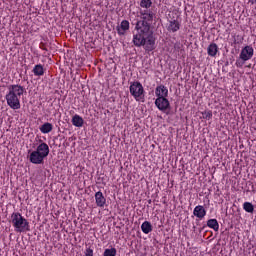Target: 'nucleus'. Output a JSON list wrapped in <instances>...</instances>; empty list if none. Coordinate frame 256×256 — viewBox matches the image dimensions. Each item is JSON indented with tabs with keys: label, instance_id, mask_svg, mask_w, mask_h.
<instances>
[{
	"label": "nucleus",
	"instance_id": "nucleus-17",
	"mask_svg": "<svg viewBox=\"0 0 256 256\" xmlns=\"http://www.w3.org/2000/svg\"><path fill=\"white\" fill-rule=\"evenodd\" d=\"M142 233H145V235H149L151 231H153V225H151V222L145 221L141 225Z\"/></svg>",
	"mask_w": 256,
	"mask_h": 256
},
{
	"label": "nucleus",
	"instance_id": "nucleus-19",
	"mask_svg": "<svg viewBox=\"0 0 256 256\" xmlns=\"http://www.w3.org/2000/svg\"><path fill=\"white\" fill-rule=\"evenodd\" d=\"M41 133L47 134L53 131V124L46 122L40 127Z\"/></svg>",
	"mask_w": 256,
	"mask_h": 256
},
{
	"label": "nucleus",
	"instance_id": "nucleus-10",
	"mask_svg": "<svg viewBox=\"0 0 256 256\" xmlns=\"http://www.w3.org/2000/svg\"><path fill=\"white\" fill-rule=\"evenodd\" d=\"M181 29V22L178 20H169L168 26H167V31L170 33H177Z\"/></svg>",
	"mask_w": 256,
	"mask_h": 256
},
{
	"label": "nucleus",
	"instance_id": "nucleus-15",
	"mask_svg": "<svg viewBox=\"0 0 256 256\" xmlns=\"http://www.w3.org/2000/svg\"><path fill=\"white\" fill-rule=\"evenodd\" d=\"M32 73L35 77H43V75H45V69L43 68V65L37 64L34 66Z\"/></svg>",
	"mask_w": 256,
	"mask_h": 256
},
{
	"label": "nucleus",
	"instance_id": "nucleus-13",
	"mask_svg": "<svg viewBox=\"0 0 256 256\" xmlns=\"http://www.w3.org/2000/svg\"><path fill=\"white\" fill-rule=\"evenodd\" d=\"M193 215L198 219H203L207 215V210L202 205H198L194 208Z\"/></svg>",
	"mask_w": 256,
	"mask_h": 256
},
{
	"label": "nucleus",
	"instance_id": "nucleus-25",
	"mask_svg": "<svg viewBox=\"0 0 256 256\" xmlns=\"http://www.w3.org/2000/svg\"><path fill=\"white\" fill-rule=\"evenodd\" d=\"M85 256H93V249L87 248L85 251Z\"/></svg>",
	"mask_w": 256,
	"mask_h": 256
},
{
	"label": "nucleus",
	"instance_id": "nucleus-11",
	"mask_svg": "<svg viewBox=\"0 0 256 256\" xmlns=\"http://www.w3.org/2000/svg\"><path fill=\"white\" fill-rule=\"evenodd\" d=\"M116 31H117L118 35H120V37L125 35V33H127V31H129V21L123 20L121 22V24L116 27Z\"/></svg>",
	"mask_w": 256,
	"mask_h": 256
},
{
	"label": "nucleus",
	"instance_id": "nucleus-1",
	"mask_svg": "<svg viewBox=\"0 0 256 256\" xmlns=\"http://www.w3.org/2000/svg\"><path fill=\"white\" fill-rule=\"evenodd\" d=\"M140 20L136 22L132 43L135 47H143L147 53L155 51V36L151 24L157 19V10H140Z\"/></svg>",
	"mask_w": 256,
	"mask_h": 256
},
{
	"label": "nucleus",
	"instance_id": "nucleus-14",
	"mask_svg": "<svg viewBox=\"0 0 256 256\" xmlns=\"http://www.w3.org/2000/svg\"><path fill=\"white\" fill-rule=\"evenodd\" d=\"M207 53L209 57H217V53H219V46L215 43H211L207 48Z\"/></svg>",
	"mask_w": 256,
	"mask_h": 256
},
{
	"label": "nucleus",
	"instance_id": "nucleus-22",
	"mask_svg": "<svg viewBox=\"0 0 256 256\" xmlns=\"http://www.w3.org/2000/svg\"><path fill=\"white\" fill-rule=\"evenodd\" d=\"M202 119H206L207 121H210V119H213V112L211 110H205L204 112H201Z\"/></svg>",
	"mask_w": 256,
	"mask_h": 256
},
{
	"label": "nucleus",
	"instance_id": "nucleus-26",
	"mask_svg": "<svg viewBox=\"0 0 256 256\" xmlns=\"http://www.w3.org/2000/svg\"><path fill=\"white\" fill-rule=\"evenodd\" d=\"M249 3H251V5H255L256 0H249Z\"/></svg>",
	"mask_w": 256,
	"mask_h": 256
},
{
	"label": "nucleus",
	"instance_id": "nucleus-2",
	"mask_svg": "<svg viewBox=\"0 0 256 256\" xmlns=\"http://www.w3.org/2000/svg\"><path fill=\"white\" fill-rule=\"evenodd\" d=\"M25 87L19 84L8 86V93L5 96L6 103L10 109H21V96L25 93Z\"/></svg>",
	"mask_w": 256,
	"mask_h": 256
},
{
	"label": "nucleus",
	"instance_id": "nucleus-3",
	"mask_svg": "<svg viewBox=\"0 0 256 256\" xmlns=\"http://www.w3.org/2000/svg\"><path fill=\"white\" fill-rule=\"evenodd\" d=\"M10 223L16 233H27V231H31L29 221L19 212L11 214Z\"/></svg>",
	"mask_w": 256,
	"mask_h": 256
},
{
	"label": "nucleus",
	"instance_id": "nucleus-4",
	"mask_svg": "<svg viewBox=\"0 0 256 256\" xmlns=\"http://www.w3.org/2000/svg\"><path fill=\"white\" fill-rule=\"evenodd\" d=\"M129 90L135 101H141L142 99H145V88H143V84H141V82H131Z\"/></svg>",
	"mask_w": 256,
	"mask_h": 256
},
{
	"label": "nucleus",
	"instance_id": "nucleus-16",
	"mask_svg": "<svg viewBox=\"0 0 256 256\" xmlns=\"http://www.w3.org/2000/svg\"><path fill=\"white\" fill-rule=\"evenodd\" d=\"M84 123L85 120H83V117H81L79 114H75L72 117V125H74V127H83Z\"/></svg>",
	"mask_w": 256,
	"mask_h": 256
},
{
	"label": "nucleus",
	"instance_id": "nucleus-12",
	"mask_svg": "<svg viewBox=\"0 0 256 256\" xmlns=\"http://www.w3.org/2000/svg\"><path fill=\"white\" fill-rule=\"evenodd\" d=\"M155 95L157 98H160V97L167 98L169 95V90L167 89V87H165V85H159L155 89Z\"/></svg>",
	"mask_w": 256,
	"mask_h": 256
},
{
	"label": "nucleus",
	"instance_id": "nucleus-9",
	"mask_svg": "<svg viewBox=\"0 0 256 256\" xmlns=\"http://www.w3.org/2000/svg\"><path fill=\"white\" fill-rule=\"evenodd\" d=\"M37 153H40L44 158H47L49 156V145L45 142L40 143L36 150Z\"/></svg>",
	"mask_w": 256,
	"mask_h": 256
},
{
	"label": "nucleus",
	"instance_id": "nucleus-18",
	"mask_svg": "<svg viewBox=\"0 0 256 256\" xmlns=\"http://www.w3.org/2000/svg\"><path fill=\"white\" fill-rule=\"evenodd\" d=\"M151 5H153V1L151 0H141L140 1V7L144 9V11H151L153 8H151Z\"/></svg>",
	"mask_w": 256,
	"mask_h": 256
},
{
	"label": "nucleus",
	"instance_id": "nucleus-21",
	"mask_svg": "<svg viewBox=\"0 0 256 256\" xmlns=\"http://www.w3.org/2000/svg\"><path fill=\"white\" fill-rule=\"evenodd\" d=\"M243 209L246 213H253L255 211V206L251 202H244Z\"/></svg>",
	"mask_w": 256,
	"mask_h": 256
},
{
	"label": "nucleus",
	"instance_id": "nucleus-6",
	"mask_svg": "<svg viewBox=\"0 0 256 256\" xmlns=\"http://www.w3.org/2000/svg\"><path fill=\"white\" fill-rule=\"evenodd\" d=\"M155 105L159 111H167V109H171V103H169V100L164 97L157 98L155 100Z\"/></svg>",
	"mask_w": 256,
	"mask_h": 256
},
{
	"label": "nucleus",
	"instance_id": "nucleus-23",
	"mask_svg": "<svg viewBox=\"0 0 256 256\" xmlns=\"http://www.w3.org/2000/svg\"><path fill=\"white\" fill-rule=\"evenodd\" d=\"M117 249L116 248H107L104 250L103 256H116Z\"/></svg>",
	"mask_w": 256,
	"mask_h": 256
},
{
	"label": "nucleus",
	"instance_id": "nucleus-20",
	"mask_svg": "<svg viewBox=\"0 0 256 256\" xmlns=\"http://www.w3.org/2000/svg\"><path fill=\"white\" fill-rule=\"evenodd\" d=\"M207 227L213 229L214 231H219V222L217 219H209L207 221Z\"/></svg>",
	"mask_w": 256,
	"mask_h": 256
},
{
	"label": "nucleus",
	"instance_id": "nucleus-5",
	"mask_svg": "<svg viewBox=\"0 0 256 256\" xmlns=\"http://www.w3.org/2000/svg\"><path fill=\"white\" fill-rule=\"evenodd\" d=\"M254 53L255 50H253L252 46H245L242 48L239 57L242 61H249L253 58Z\"/></svg>",
	"mask_w": 256,
	"mask_h": 256
},
{
	"label": "nucleus",
	"instance_id": "nucleus-7",
	"mask_svg": "<svg viewBox=\"0 0 256 256\" xmlns=\"http://www.w3.org/2000/svg\"><path fill=\"white\" fill-rule=\"evenodd\" d=\"M29 161L30 163H33V165H43L45 158L39 152L34 150L29 155Z\"/></svg>",
	"mask_w": 256,
	"mask_h": 256
},
{
	"label": "nucleus",
	"instance_id": "nucleus-24",
	"mask_svg": "<svg viewBox=\"0 0 256 256\" xmlns=\"http://www.w3.org/2000/svg\"><path fill=\"white\" fill-rule=\"evenodd\" d=\"M246 62L247 61H244L241 58H239L238 60H236L235 65H236V67H243V65H245Z\"/></svg>",
	"mask_w": 256,
	"mask_h": 256
},
{
	"label": "nucleus",
	"instance_id": "nucleus-8",
	"mask_svg": "<svg viewBox=\"0 0 256 256\" xmlns=\"http://www.w3.org/2000/svg\"><path fill=\"white\" fill-rule=\"evenodd\" d=\"M95 201H96L97 207H100L103 209V207H105L107 203V198H105V196L103 195V192L98 191L95 193Z\"/></svg>",
	"mask_w": 256,
	"mask_h": 256
}]
</instances>
